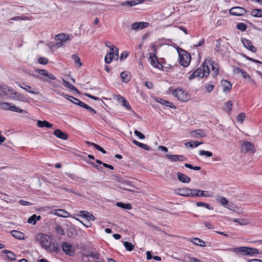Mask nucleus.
<instances>
[{
	"label": "nucleus",
	"instance_id": "f257e3e1",
	"mask_svg": "<svg viewBox=\"0 0 262 262\" xmlns=\"http://www.w3.org/2000/svg\"><path fill=\"white\" fill-rule=\"evenodd\" d=\"M210 67L213 74L216 76L219 73L218 65L212 61L210 58H207L203 62L202 67H200L194 71L190 76L189 79H192L196 77L201 78L207 77L209 74Z\"/></svg>",
	"mask_w": 262,
	"mask_h": 262
},
{
	"label": "nucleus",
	"instance_id": "f03ea898",
	"mask_svg": "<svg viewBox=\"0 0 262 262\" xmlns=\"http://www.w3.org/2000/svg\"><path fill=\"white\" fill-rule=\"evenodd\" d=\"M35 239L47 252H53L58 251L57 245L51 242L50 236L39 233L35 235Z\"/></svg>",
	"mask_w": 262,
	"mask_h": 262
},
{
	"label": "nucleus",
	"instance_id": "7ed1b4c3",
	"mask_svg": "<svg viewBox=\"0 0 262 262\" xmlns=\"http://www.w3.org/2000/svg\"><path fill=\"white\" fill-rule=\"evenodd\" d=\"M227 250L232 251L236 254L242 253L244 255H249L253 256L258 254V250L256 248H250L248 247H241L235 248H230Z\"/></svg>",
	"mask_w": 262,
	"mask_h": 262
},
{
	"label": "nucleus",
	"instance_id": "20e7f679",
	"mask_svg": "<svg viewBox=\"0 0 262 262\" xmlns=\"http://www.w3.org/2000/svg\"><path fill=\"white\" fill-rule=\"evenodd\" d=\"M169 91L172 92L173 95L181 101H187L189 100L190 98L189 96L187 94V92L182 89L178 88L175 90H173L172 88H170Z\"/></svg>",
	"mask_w": 262,
	"mask_h": 262
},
{
	"label": "nucleus",
	"instance_id": "39448f33",
	"mask_svg": "<svg viewBox=\"0 0 262 262\" xmlns=\"http://www.w3.org/2000/svg\"><path fill=\"white\" fill-rule=\"evenodd\" d=\"M191 61L190 55L185 51L182 53H179V62L181 66L184 67H187Z\"/></svg>",
	"mask_w": 262,
	"mask_h": 262
},
{
	"label": "nucleus",
	"instance_id": "423d86ee",
	"mask_svg": "<svg viewBox=\"0 0 262 262\" xmlns=\"http://www.w3.org/2000/svg\"><path fill=\"white\" fill-rule=\"evenodd\" d=\"M36 71L40 75L43 76V77H41L39 76H36V77L43 81H48L50 79L54 80L56 79V77L54 75H53L52 74L49 73L45 70L37 69Z\"/></svg>",
	"mask_w": 262,
	"mask_h": 262
},
{
	"label": "nucleus",
	"instance_id": "0eeeda50",
	"mask_svg": "<svg viewBox=\"0 0 262 262\" xmlns=\"http://www.w3.org/2000/svg\"><path fill=\"white\" fill-rule=\"evenodd\" d=\"M0 108L3 110H10L15 112L22 113L25 112L24 110L16 107L15 105H12L11 103L4 102L0 104Z\"/></svg>",
	"mask_w": 262,
	"mask_h": 262
},
{
	"label": "nucleus",
	"instance_id": "6e6552de",
	"mask_svg": "<svg viewBox=\"0 0 262 262\" xmlns=\"http://www.w3.org/2000/svg\"><path fill=\"white\" fill-rule=\"evenodd\" d=\"M62 249L65 253L69 256H73L75 254V248L70 244L67 242L62 243Z\"/></svg>",
	"mask_w": 262,
	"mask_h": 262
},
{
	"label": "nucleus",
	"instance_id": "1a4fd4ad",
	"mask_svg": "<svg viewBox=\"0 0 262 262\" xmlns=\"http://www.w3.org/2000/svg\"><path fill=\"white\" fill-rule=\"evenodd\" d=\"M71 38L70 35L68 34L60 33L56 35V39L60 42H57L56 45L57 47H61L62 46V42H66L68 40H70Z\"/></svg>",
	"mask_w": 262,
	"mask_h": 262
},
{
	"label": "nucleus",
	"instance_id": "9d476101",
	"mask_svg": "<svg viewBox=\"0 0 262 262\" xmlns=\"http://www.w3.org/2000/svg\"><path fill=\"white\" fill-rule=\"evenodd\" d=\"M242 150L245 152L254 153L255 151L254 146L250 142H244L241 146Z\"/></svg>",
	"mask_w": 262,
	"mask_h": 262
},
{
	"label": "nucleus",
	"instance_id": "9b49d317",
	"mask_svg": "<svg viewBox=\"0 0 262 262\" xmlns=\"http://www.w3.org/2000/svg\"><path fill=\"white\" fill-rule=\"evenodd\" d=\"M246 10L241 7H234L229 10L230 14L235 16H242L246 13Z\"/></svg>",
	"mask_w": 262,
	"mask_h": 262
},
{
	"label": "nucleus",
	"instance_id": "f8f14e48",
	"mask_svg": "<svg viewBox=\"0 0 262 262\" xmlns=\"http://www.w3.org/2000/svg\"><path fill=\"white\" fill-rule=\"evenodd\" d=\"M148 60L150 64L157 69H160L162 67V65L159 62L157 57H156L155 54L154 53H150L149 54Z\"/></svg>",
	"mask_w": 262,
	"mask_h": 262
},
{
	"label": "nucleus",
	"instance_id": "ddd939ff",
	"mask_svg": "<svg viewBox=\"0 0 262 262\" xmlns=\"http://www.w3.org/2000/svg\"><path fill=\"white\" fill-rule=\"evenodd\" d=\"M1 89L3 90V95L8 96L10 98L12 95L16 94V91L7 85L3 84V88Z\"/></svg>",
	"mask_w": 262,
	"mask_h": 262
},
{
	"label": "nucleus",
	"instance_id": "4468645a",
	"mask_svg": "<svg viewBox=\"0 0 262 262\" xmlns=\"http://www.w3.org/2000/svg\"><path fill=\"white\" fill-rule=\"evenodd\" d=\"M241 41L245 48L252 52L256 51V48L252 45L250 40L246 38H242Z\"/></svg>",
	"mask_w": 262,
	"mask_h": 262
},
{
	"label": "nucleus",
	"instance_id": "2eb2a0df",
	"mask_svg": "<svg viewBox=\"0 0 262 262\" xmlns=\"http://www.w3.org/2000/svg\"><path fill=\"white\" fill-rule=\"evenodd\" d=\"M148 24L146 22H141V21L139 22V23L136 22V23H133L132 25L131 28H132V30L137 31L140 29H142L146 28V27L148 26Z\"/></svg>",
	"mask_w": 262,
	"mask_h": 262
},
{
	"label": "nucleus",
	"instance_id": "dca6fc26",
	"mask_svg": "<svg viewBox=\"0 0 262 262\" xmlns=\"http://www.w3.org/2000/svg\"><path fill=\"white\" fill-rule=\"evenodd\" d=\"M221 85L223 91L225 93L230 91L232 88L231 82L226 80H222L221 82Z\"/></svg>",
	"mask_w": 262,
	"mask_h": 262
},
{
	"label": "nucleus",
	"instance_id": "f3484780",
	"mask_svg": "<svg viewBox=\"0 0 262 262\" xmlns=\"http://www.w3.org/2000/svg\"><path fill=\"white\" fill-rule=\"evenodd\" d=\"M52 213L59 217L67 218L70 216V214L68 212L61 209L54 210Z\"/></svg>",
	"mask_w": 262,
	"mask_h": 262
},
{
	"label": "nucleus",
	"instance_id": "a211bd4d",
	"mask_svg": "<svg viewBox=\"0 0 262 262\" xmlns=\"http://www.w3.org/2000/svg\"><path fill=\"white\" fill-rule=\"evenodd\" d=\"M188 241L192 242L195 245L199 246L202 247L206 246L205 242L199 238H188Z\"/></svg>",
	"mask_w": 262,
	"mask_h": 262
},
{
	"label": "nucleus",
	"instance_id": "6ab92c4d",
	"mask_svg": "<svg viewBox=\"0 0 262 262\" xmlns=\"http://www.w3.org/2000/svg\"><path fill=\"white\" fill-rule=\"evenodd\" d=\"M189 192H190V189L187 187H184L183 188H179L176 190L177 194L184 196L189 197Z\"/></svg>",
	"mask_w": 262,
	"mask_h": 262
},
{
	"label": "nucleus",
	"instance_id": "aec40b11",
	"mask_svg": "<svg viewBox=\"0 0 262 262\" xmlns=\"http://www.w3.org/2000/svg\"><path fill=\"white\" fill-rule=\"evenodd\" d=\"M54 135L57 138L67 140L68 139V135L64 132H62L59 129H57L54 130Z\"/></svg>",
	"mask_w": 262,
	"mask_h": 262
},
{
	"label": "nucleus",
	"instance_id": "412c9836",
	"mask_svg": "<svg viewBox=\"0 0 262 262\" xmlns=\"http://www.w3.org/2000/svg\"><path fill=\"white\" fill-rule=\"evenodd\" d=\"M177 176L179 180L183 183H188L190 182V178L183 173L178 172Z\"/></svg>",
	"mask_w": 262,
	"mask_h": 262
},
{
	"label": "nucleus",
	"instance_id": "4be33fe9",
	"mask_svg": "<svg viewBox=\"0 0 262 262\" xmlns=\"http://www.w3.org/2000/svg\"><path fill=\"white\" fill-rule=\"evenodd\" d=\"M216 198V200L220 202L221 205L228 209L230 208L231 206L229 204V201L225 198L221 196H217Z\"/></svg>",
	"mask_w": 262,
	"mask_h": 262
},
{
	"label": "nucleus",
	"instance_id": "5701e85b",
	"mask_svg": "<svg viewBox=\"0 0 262 262\" xmlns=\"http://www.w3.org/2000/svg\"><path fill=\"white\" fill-rule=\"evenodd\" d=\"M166 157L171 161H182L184 160V157L182 155H171L167 154Z\"/></svg>",
	"mask_w": 262,
	"mask_h": 262
},
{
	"label": "nucleus",
	"instance_id": "b1692460",
	"mask_svg": "<svg viewBox=\"0 0 262 262\" xmlns=\"http://www.w3.org/2000/svg\"><path fill=\"white\" fill-rule=\"evenodd\" d=\"M80 213L81 214L78 215V216H81L84 217L85 219H86L89 221L90 220L94 221L95 219V216L93 214H92L91 213H90V212H89L86 211H84V210L80 211Z\"/></svg>",
	"mask_w": 262,
	"mask_h": 262
},
{
	"label": "nucleus",
	"instance_id": "393cba45",
	"mask_svg": "<svg viewBox=\"0 0 262 262\" xmlns=\"http://www.w3.org/2000/svg\"><path fill=\"white\" fill-rule=\"evenodd\" d=\"M37 126L38 127H46V128H52L53 127V124L49 123V122L43 120H38L37 121Z\"/></svg>",
	"mask_w": 262,
	"mask_h": 262
},
{
	"label": "nucleus",
	"instance_id": "a878e982",
	"mask_svg": "<svg viewBox=\"0 0 262 262\" xmlns=\"http://www.w3.org/2000/svg\"><path fill=\"white\" fill-rule=\"evenodd\" d=\"M143 2V0H131L127 1L121 3V6L128 5L129 7L135 6L137 4L141 3Z\"/></svg>",
	"mask_w": 262,
	"mask_h": 262
},
{
	"label": "nucleus",
	"instance_id": "bb28decb",
	"mask_svg": "<svg viewBox=\"0 0 262 262\" xmlns=\"http://www.w3.org/2000/svg\"><path fill=\"white\" fill-rule=\"evenodd\" d=\"M12 235L16 239L19 240L25 239L24 234L20 231L17 230L11 231Z\"/></svg>",
	"mask_w": 262,
	"mask_h": 262
},
{
	"label": "nucleus",
	"instance_id": "cd10ccee",
	"mask_svg": "<svg viewBox=\"0 0 262 262\" xmlns=\"http://www.w3.org/2000/svg\"><path fill=\"white\" fill-rule=\"evenodd\" d=\"M11 99L17 100L21 102H27V98L24 96L23 95L17 93L16 92V94L12 95V96L11 97Z\"/></svg>",
	"mask_w": 262,
	"mask_h": 262
},
{
	"label": "nucleus",
	"instance_id": "c85d7f7f",
	"mask_svg": "<svg viewBox=\"0 0 262 262\" xmlns=\"http://www.w3.org/2000/svg\"><path fill=\"white\" fill-rule=\"evenodd\" d=\"M41 219L40 215L33 214L28 219V223L32 225H35L37 221H39Z\"/></svg>",
	"mask_w": 262,
	"mask_h": 262
},
{
	"label": "nucleus",
	"instance_id": "c756f323",
	"mask_svg": "<svg viewBox=\"0 0 262 262\" xmlns=\"http://www.w3.org/2000/svg\"><path fill=\"white\" fill-rule=\"evenodd\" d=\"M118 55L112 54V53H107L105 57V62L107 63H110L114 59H117Z\"/></svg>",
	"mask_w": 262,
	"mask_h": 262
},
{
	"label": "nucleus",
	"instance_id": "7c9ffc66",
	"mask_svg": "<svg viewBox=\"0 0 262 262\" xmlns=\"http://www.w3.org/2000/svg\"><path fill=\"white\" fill-rule=\"evenodd\" d=\"M3 252L5 253L7 255V256L8 259H10L11 260H15L16 259V256L14 254L13 252H12L11 251L8 250H4L3 251Z\"/></svg>",
	"mask_w": 262,
	"mask_h": 262
},
{
	"label": "nucleus",
	"instance_id": "2f4dec72",
	"mask_svg": "<svg viewBox=\"0 0 262 262\" xmlns=\"http://www.w3.org/2000/svg\"><path fill=\"white\" fill-rule=\"evenodd\" d=\"M122 80L124 82H127L130 80V76L126 72H123L120 75Z\"/></svg>",
	"mask_w": 262,
	"mask_h": 262
},
{
	"label": "nucleus",
	"instance_id": "473e14b6",
	"mask_svg": "<svg viewBox=\"0 0 262 262\" xmlns=\"http://www.w3.org/2000/svg\"><path fill=\"white\" fill-rule=\"evenodd\" d=\"M251 15L256 17H262V10L255 9L251 11Z\"/></svg>",
	"mask_w": 262,
	"mask_h": 262
},
{
	"label": "nucleus",
	"instance_id": "72a5a7b5",
	"mask_svg": "<svg viewBox=\"0 0 262 262\" xmlns=\"http://www.w3.org/2000/svg\"><path fill=\"white\" fill-rule=\"evenodd\" d=\"M233 221L235 223H237L238 224L242 226L248 225L249 223L248 220L245 219H233Z\"/></svg>",
	"mask_w": 262,
	"mask_h": 262
},
{
	"label": "nucleus",
	"instance_id": "f704fd0d",
	"mask_svg": "<svg viewBox=\"0 0 262 262\" xmlns=\"http://www.w3.org/2000/svg\"><path fill=\"white\" fill-rule=\"evenodd\" d=\"M214 85L210 83H207L205 84L204 86L205 91L207 93L211 92L212 90L214 89Z\"/></svg>",
	"mask_w": 262,
	"mask_h": 262
},
{
	"label": "nucleus",
	"instance_id": "c9c22d12",
	"mask_svg": "<svg viewBox=\"0 0 262 262\" xmlns=\"http://www.w3.org/2000/svg\"><path fill=\"white\" fill-rule=\"evenodd\" d=\"M202 142H199L198 141H193L190 142H188L185 143V145L186 146H189L191 148L195 147L198 146L199 145L202 144Z\"/></svg>",
	"mask_w": 262,
	"mask_h": 262
},
{
	"label": "nucleus",
	"instance_id": "e433bc0d",
	"mask_svg": "<svg viewBox=\"0 0 262 262\" xmlns=\"http://www.w3.org/2000/svg\"><path fill=\"white\" fill-rule=\"evenodd\" d=\"M133 143L137 145V146H139L140 147H141L146 150H149V146L146 145V144H143V143H140L139 142H138V141L136 140H134L133 141Z\"/></svg>",
	"mask_w": 262,
	"mask_h": 262
},
{
	"label": "nucleus",
	"instance_id": "4c0bfd02",
	"mask_svg": "<svg viewBox=\"0 0 262 262\" xmlns=\"http://www.w3.org/2000/svg\"><path fill=\"white\" fill-rule=\"evenodd\" d=\"M20 87L31 94H37L38 93V92H35L32 91V89L31 86H30L28 85H26L24 83H23L22 85H20Z\"/></svg>",
	"mask_w": 262,
	"mask_h": 262
},
{
	"label": "nucleus",
	"instance_id": "58836bf2",
	"mask_svg": "<svg viewBox=\"0 0 262 262\" xmlns=\"http://www.w3.org/2000/svg\"><path fill=\"white\" fill-rule=\"evenodd\" d=\"M206 134L201 129H198L193 132V137L197 138L199 137H205Z\"/></svg>",
	"mask_w": 262,
	"mask_h": 262
},
{
	"label": "nucleus",
	"instance_id": "ea45409f",
	"mask_svg": "<svg viewBox=\"0 0 262 262\" xmlns=\"http://www.w3.org/2000/svg\"><path fill=\"white\" fill-rule=\"evenodd\" d=\"M116 206L121 207L123 209L129 210L132 208V206L130 204H124L121 202H118L116 203Z\"/></svg>",
	"mask_w": 262,
	"mask_h": 262
},
{
	"label": "nucleus",
	"instance_id": "a19ab883",
	"mask_svg": "<svg viewBox=\"0 0 262 262\" xmlns=\"http://www.w3.org/2000/svg\"><path fill=\"white\" fill-rule=\"evenodd\" d=\"M67 233L68 236L72 238L75 237L77 234L76 230L73 227H70Z\"/></svg>",
	"mask_w": 262,
	"mask_h": 262
},
{
	"label": "nucleus",
	"instance_id": "79ce46f5",
	"mask_svg": "<svg viewBox=\"0 0 262 262\" xmlns=\"http://www.w3.org/2000/svg\"><path fill=\"white\" fill-rule=\"evenodd\" d=\"M72 58L74 61L75 63L76 64L78 67H81L82 66V63L80 61V59L76 54L72 55Z\"/></svg>",
	"mask_w": 262,
	"mask_h": 262
},
{
	"label": "nucleus",
	"instance_id": "37998d69",
	"mask_svg": "<svg viewBox=\"0 0 262 262\" xmlns=\"http://www.w3.org/2000/svg\"><path fill=\"white\" fill-rule=\"evenodd\" d=\"M123 245L125 247L126 249L129 251H132L134 248V246L128 242H124Z\"/></svg>",
	"mask_w": 262,
	"mask_h": 262
},
{
	"label": "nucleus",
	"instance_id": "c03bdc74",
	"mask_svg": "<svg viewBox=\"0 0 262 262\" xmlns=\"http://www.w3.org/2000/svg\"><path fill=\"white\" fill-rule=\"evenodd\" d=\"M55 229L57 234L61 235H63L64 234V231L60 225H56Z\"/></svg>",
	"mask_w": 262,
	"mask_h": 262
},
{
	"label": "nucleus",
	"instance_id": "a18cd8bd",
	"mask_svg": "<svg viewBox=\"0 0 262 262\" xmlns=\"http://www.w3.org/2000/svg\"><path fill=\"white\" fill-rule=\"evenodd\" d=\"M200 156H205L206 157H211L212 156V153L209 151H206L204 150H200L199 151Z\"/></svg>",
	"mask_w": 262,
	"mask_h": 262
},
{
	"label": "nucleus",
	"instance_id": "49530a36",
	"mask_svg": "<svg viewBox=\"0 0 262 262\" xmlns=\"http://www.w3.org/2000/svg\"><path fill=\"white\" fill-rule=\"evenodd\" d=\"M109 48L110 49V52L108 53L118 55L119 50L118 48H116L114 46H111L109 47Z\"/></svg>",
	"mask_w": 262,
	"mask_h": 262
},
{
	"label": "nucleus",
	"instance_id": "de8ad7c7",
	"mask_svg": "<svg viewBox=\"0 0 262 262\" xmlns=\"http://www.w3.org/2000/svg\"><path fill=\"white\" fill-rule=\"evenodd\" d=\"M63 82L64 83V85L71 90V91H76V88L71 83L68 82V81L63 80Z\"/></svg>",
	"mask_w": 262,
	"mask_h": 262
},
{
	"label": "nucleus",
	"instance_id": "09e8293b",
	"mask_svg": "<svg viewBox=\"0 0 262 262\" xmlns=\"http://www.w3.org/2000/svg\"><path fill=\"white\" fill-rule=\"evenodd\" d=\"M233 103L231 101H229L225 103V110L227 112H230L232 108Z\"/></svg>",
	"mask_w": 262,
	"mask_h": 262
},
{
	"label": "nucleus",
	"instance_id": "8fccbe9b",
	"mask_svg": "<svg viewBox=\"0 0 262 262\" xmlns=\"http://www.w3.org/2000/svg\"><path fill=\"white\" fill-rule=\"evenodd\" d=\"M198 192H199V189H190V192H189L190 194H189V197L198 196Z\"/></svg>",
	"mask_w": 262,
	"mask_h": 262
},
{
	"label": "nucleus",
	"instance_id": "3c124183",
	"mask_svg": "<svg viewBox=\"0 0 262 262\" xmlns=\"http://www.w3.org/2000/svg\"><path fill=\"white\" fill-rule=\"evenodd\" d=\"M86 257L88 258L91 257L94 259L98 260L99 259V255L97 253H91L89 255H87Z\"/></svg>",
	"mask_w": 262,
	"mask_h": 262
},
{
	"label": "nucleus",
	"instance_id": "603ef678",
	"mask_svg": "<svg viewBox=\"0 0 262 262\" xmlns=\"http://www.w3.org/2000/svg\"><path fill=\"white\" fill-rule=\"evenodd\" d=\"M64 97L68 99L69 100H70L71 102L76 104V102H78V99L74 97H72V96H69V95H66L64 96Z\"/></svg>",
	"mask_w": 262,
	"mask_h": 262
},
{
	"label": "nucleus",
	"instance_id": "864d4df0",
	"mask_svg": "<svg viewBox=\"0 0 262 262\" xmlns=\"http://www.w3.org/2000/svg\"><path fill=\"white\" fill-rule=\"evenodd\" d=\"M236 27L238 30L242 31H245L247 28V26L243 23H239L237 24Z\"/></svg>",
	"mask_w": 262,
	"mask_h": 262
},
{
	"label": "nucleus",
	"instance_id": "5fc2aeb1",
	"mask_svg": "<svg viewBox=\"0 0 262 262\" xmlns=\"http://www.w3.org/2000/svg\"><path fill=\"white\" fill-rule=\"evenodd\" d=\"M121 100H122V103H123V106L124 107H125L126 109H127L128 110H130L131 107H130L129 104L128 103V102L123 97H121Z\"/></svg>",
	"mask_w": 262,
	"mask_h": 262
},
{
	"label": "nucleus",
	"instance_id": "6e6d98bb",
	"mask_svg": "<svg viewBox=\"0 0 262 262\" xmlns=\"http://www.w3.org/2000/svg\"><path fill=\"white\" fill-rule=\"evenodd\" d=\"M246 117L245 114L241 113L237 117V120L241 123L243 122Z\"/></svg>",
	"mask_w": 262,
	"mask_h": 262
},
{
	"label": "nucleus",
	"instance_id": "4d7b16f0",
	"mask_svg": "<svg viewBox=\"0 0 262 262\" xmlns=\"http://www.w3.org/2000/svg\"><path fill=\"white\" fill-rule=\"evenodd\" d=\"M160 100L161 101H159V102H160L163 105L167 106H169V107H172L171 105L172 104L171 102H169L168 101L162 99H161Z\"/></svg>",
	"mask_w": 262,
	"mask_h": 262
},
{
	"label": "nucleus",
	"instance_id": "13d9d810",
	"mask_svg": "<svg viewBox=\"0 0 262 262\" xmlns=\"http://www.w3.org/2000/svg\"><path fill=\"white\" fill-rule=\"evenodd\" d=\"M128 53L126 51H124L120 55V57H119V59L120 60H124L125 58H127V57L128 56Z\"/></svg>",
	"mask_w": 262,
	"mask_h": 262
},
{
	"label": "nucleus",
	"instance_id": "bf43d9fd",
	"mask_svg": "<svg viewBox=\"0 0 262 262\" xmlns=\"http://www.w3.org/2000/svg\"><path fill=\"white\" fill-rule=\"evenodd\" d=\"M135 135L138 137L140 139H144L145 138V136L138 130H135L134 132Z\"/></svg>",
	"mask_w": 262,
	"mask_h": 262
},
{
	"label": "nucleus",
	"instance_id": "052dcab7",
	"mask_svg": "<svg viewBox=\"0 0 262 262\" xmlns=\"http://www.w3.org/2000/svg\"><path fill=\"white\" fill-rule=\"evenodd\" d=\"M241 75L245 78H248L249 80L251 81H253V79H251L250 76L247 74V72L245 71H242V73H241Z\"/></svg>",
	"mask_w": 262,
	"mask_h": 262
},
{
	"label": "nucleus",
	"instance_id": "680f3d73",
	"mask_svg": "<svg viewBox=\"0 0 262 262\" xmlns=\"http://www.w3.org/2000/svg\"><path fill=\"white\" fill-rule=\"evenodd\" d=\"M196 205L198 206H205L206 208L208 209H211V208H210V206L209 204H207V203H203V202H198L196 203Z\"/></svg>",
	"mask_w": 262,
	"mask_h": 262
},
{
	"label": "nucleus",
	"instance_id": "e2e57ef3",
	"mask_svg": "<svg viewBox=\"0 0 262 262\" xmlns=\"http://www.w3.org/2000/svg\"><path fill=\"white\" fill-rule=\"evenodd\" d=\"M93 146L97 150L100 151L103 154H105L106 151L101 147H100L99 145L97 144H93Z\"/></svg>",
	"mask_w": 262,
	"mask_h": 262
},
{
	"label": "nucleus",
	"instance_id": "0e129e2a",
	"mask_svg": "<svg viewBox=\"0 0 262 262\" xmlns=\"http://www.w3.org/2000/svg\"><path fill=\"white\" fill-rule=\"evenodd\" d=\"M38 62L40 64H46L48 63V59L44 57H40L38 59Z\"/></svg>",
	"mask_w": 262,
	"mask_h": 262
},
{
	"label": "nucleus",
	"instance_id": "69168bd1",
	"mask_svg": "<svg viewBox=\"0 0 262 262\" xmlns=\"http://www.w3.org/2000/svg\"><path fill=\"white\" fill-rule=\"evenodd\" d=\"M242 70L241 69L239 68L238 67H234L233 69V71L235 74H241L242 72Z\"/></svg>",
	"mask_w": 262,
	"mask_h": 262
},
{
	"label": "nucleus",
	"instance_id": "338daca9",
	"mask_svg": "<svg viewBox=\"0 0 262 262\" xmlns=\"http://www.w3.org/2000/svg\"><path fill=\"white\" fill-rule=\"evenodd\" d=\"M204 224H205V226L207 228H208V229H214L213 225L209 222H205L204 223Z\"/></svg>",
	"mask_w": 262,
	"mask_h": 262
},
{
	"label": "nucleus",
	"instance_id": "774afa93",
	"mask_svg": "<svg viewBox=\"0 0 262 262\" xmlns=\"http://www.w3.org/2000/svg\"><path fill=\"white\" fill-rule=\"evenodd\" d=\"M19 203L22 205H27V206H29V205H31V203L29 202H28V201H24V200H20L19 201Z\"/></svg>",
	"mask_w": 262,
	"mask_h": 262
}]
</instances>
